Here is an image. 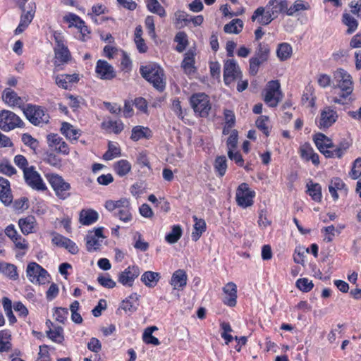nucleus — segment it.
<instances>
[{
	"label": "nucleus",
	"mask_w": 361,
	"mask_h": 361,
	"mask_svg": "<svg viewBox=\"0 0 361 361\" xmlns=\"http://www.w3.org/2000/svg\"><path fill=\"white\" fill-rule=\"evenodd\" d=\"M21 231L24 234H29L33 232L35 225V219L32 216H28L24 219H20L18 221Z\"/></svg>",
	"instance_id": "2f4dec72"
},
{
	"label": "nucleus",
	"mask_w": 361,
	"mask_h": 361,
	"mask_svg": "<svg viewBox=\"0 0 361 361\" xmlns=\"http://www.w3.org/2000/svg\"><path fill=\"white\" fill-rule=\"evenodd\" d=\"M240 76L241 72L237 63L233 59L226 61L224 67V80L226 85L231 84Z\"/></svg>",
	"instance_id": "4468645a"
},
{
	"label": "nucleus",
	"mask_w": 361,
	"mask_h": 361,
	"mask_svg": "<svg viewBox=\"0 0 361 361\" xmlns=\"http://www.w3.org/2000/svg\"><path fill=\"white\" fill-rule=\"evenodd\" d=\"M23 121L13 111L2 110L0 111V128L4 131H9L16 128H20Z\"/></svg>",
	"instance_id": "9b49d317"
},
{
	"label": "nucleus",
	"mask_w": 361,
	"mask_h": 361,
	"mask_svg": "<svg viewBox=\"0 0 361 361\" xmlns=\"http://www.w3.org/2000/svg\"><path fill=\"white\" fill-rule=\"evenodd\" d=\"M35 10V4L34 2H30L28 4V10L26 11V8H25V12L22 11L20 23L15 30L16 35L22 33L28 27L34 18Z\"/></svg>",
	"instance_id": "2eb2a0df"
},
{
	"label": "nucleus",
	"mask_w": 361,
	"mask_h": 361,
	"mask_svg": "<svg viewBox=\"0 0 361 361\" xmlns=\"http://www.w3.org/2000/svg\"><path fill=\"white\" fill-rule=\"evenodd\" d=\"M270 48L268 44L259 43L255 50V56L250 59V73L255 75L260 65L266 62L269 56Z\"/></svg>",
	"instance_id": "39448f33"
},
{
	"label": "nucleus",
	"mask_w": 361,
	"mask_h": 361,
	"mask_svg": "<svg viewBox=\"0 0 361 361\" xmlns=\"http://www.w3.org/2000/svg\"><path fill=\"white\" fill-rule=\"evenodd\" d=\"M141 75L157 90L162 92L166 87V81L163 69L156 65L142 66L140 69Z\"/></svg>",
	"instance_id": "f03ea898"
},
{
	"label": "nucleus",
	"mask_w": 361,
	"mask_h": 361,
	"mask_svg": "<svg viewBox=\"0 0 361 361\" xmlns=\"http://www.w3.org/2000/svg\"><path fill=\"white\" fill-rule=\"evenodd\" d=\"M0 200L5 204H11L13 200L10 182L1 176H0Z\"/></svg>",
	"instance_id": "b1692460"
},
{
	"label": "nucleus",
	"mask_w": 361,
	"mask_h": 361,
	"mask_svg": "<svg viewBox=\"0 0 361 361\" xmlns=\"http://www.w3.org/2000/svg\"><path fill=\"white\" fill-rule=\"evenodd\" d=\"M130 207V202L126 198H121L119 200L114 201V200H108L105 203V207L109 211H114L115 209L121 210L123 208H126Z\"/></svg>",
	"instance_id": "f704fd0d"
},
{
	"label": "nucleus",
	"mask_w": 361,
	"mask_h": 361,
	"mask_svg": "<svg viewBox=\"0 0 361 361\" xmlns=\"http://www.w3.org/2000/svg\"><path fill=\"white\" fill-rule=\"evenodd\" d=\"M131 169V165L127 160H120L115 163L114 170L120 176H124L128 174Z\"/></svg>",
	"instance_id": "a19ab883"
},
{
	"label": "nucleus",
	"mask_w": 361,
	"mask_h": 361,
	"mask_svg": "<svg viewBox=\"0 0 361 361\" xmlns=\"http://www.w3.org/2000/svg\"><path fill=\"white\" fill-rule=\"evenodd\" d=\"M0 273L4 274L13 280H16L18 279L16 267L11 264L2 263L0 269Z\"/></svg>",
	"instance_id": "c03bdc74"
},
{
	"label": "nucleus",
	"mask_w": 361,
	"mask_h": 361,
	"mask_svg": "<svg viewBox=\"0 0 361 361\" xmlns=\"http://www.w3.org/2000/svg\"><path fill=\"white\" fill-rule=\"evenodd\" d=\"M24 178L26 183L36 190H45L47 187L40 175L35 170L33 166L24 169Z\"/></svg>",
	"instance_id": "f8f14e48"
},
{
	"label": "nucleus",
	"mask_w": 361,
	"mask_h": 361,
	"mask_svg": "<svg viewBox=\"0 0 361 361\" xmlns=\"http://www.w3.org/2000/svg\"><path fill=\"white\" fill-rule=\"evenodd\" d=\"M102 127L106 130L114 132L116 134L121 133L123 130V123L121 121H107L102 123Z\"/></svg>",
	"instance_id": "4c0bfd02"
},
{
	"label": "nucleus",
	"mask_w": 361,
	"mask_h": 361,
	"mask_svg": "<svg viewBox=\"0 0 361 361\" xmlns=\"http://www.w3.org/2000/svg\"><path fill=\"white\" fill-rule=\"evenodd\" d=\"M195 225L194 229L195 231L192 233V239L193 241H197L200 238L202 234L204 232L206 228L205 221L202 219H197V216H194Z\"/></svg>",
	"instance_id": "c9c22d12"
},
{
	"label": "nucleus",
	"mask_w": 361,
	"mask_h": 361,
	"mask_svg": "<svg viewBox=\"0 0 361 361\" xmlns=\"http://www.w3.org/2000/svg\"><path fill=\"white\" fill-rule=\"evenodd\" d=\"M49 145L51 147H54L58 152L68 154L69 148L65 141L63 140L57 134H50L47 135Z\"/></svg>",
	"instance_id": "5701e85b"
},
{
	"label": "nucleus",
	"mask_w": 361,
	"mask_h": 361,
	"mask_svg": "<svg viewBox=\"0 0 361 361\" xmlns=\"http://www.w3.org/2000/svg\"><path fill=\"white\" fill-rule=\"evenodd\" d=\"M121 154L120 148L111 142H109V149L104 154L103 158L105 160H111L114 157H118Z\"/></svg>",
	"instance_id": "8fccbe9b"
},
{
	"label": "nucleus",
	"mask_w": 361,
	"mask_h": 361,
	"mask_svg": "<svg viewBox=\"0 0 361 361\" xmlns=\"http://www.w3.org/2000/svg\"><path fill=\"white\" fill-rule=\"evenodd\" d=\"M98 219V213L92 209H82L80 213V222L82 225H90Z\"/></svg>",
	"instance_id": "c85d7f7f"
},
{
	"label": "nucleus",
	"mask_w": 361,
	"mask_h": 361,
	"mask_svg": "<svg viewBox=\"0 0 361 361\" xmlns=\"http://www.w3.org/2000/svg\"><path fill=\"white\" fill-rule=\"evenodd\" d=\"M182 235V229L180 226L175 225L172 227L171 231L165 237V240L170 244L178 242Z\"/></svg>",
	"instance_id": "a18cd8bd"
},
{
	"label": "nucleus",
	"mask_w": 361,
	"mask_h": 361,
	"mask_svg": "<svg viewBox=\"0 0 361 361\" xmlns=\"http://www.w3.org/2000/svg\"><path fill=\"white\" fill-rule=\"evenodd\" d=\"M11 334L7 331H0V352H7L11 348Z\"/></svg>",
	"instance_id": "37998d69"
},
{
	"label": "nucleus",
	"mask_w": 361,
	"mask_h": 361,
	"mask_svg": "<svg viewBox=\"0 0 361 361\" xmlns=\"http://www.w3.org/2000/svg\"><path fill=\"white\" fill-rule=\"evenodd\" d=\"M307 192L312 200L316 202H320L322 199V188L319 183H312L307 185Z\"/></svg>",
	"instance_id": "09e8293b"
},
{
	"label": "nucleus",
	"mask_w": 361,
	"mask_h": 361,
	"mask_svg": "<svg viewBox=\"0 0 361 361\" xmlns=\"http://www.w3.org/2000/svg\"><path fill=\"white\" fill-rule=\"evenodd\" d=\"M96 73L101 79L111 80L116 77V72L111 65L107 61L99 60L97 63Z\"/></svg>",
	"instance_id": "f3484780"
},
{
	"label": "nucleus",
	"mask_w": 361,
	"mask_h": 361,
	"mask_svg": "<svg viewBox=\"0 0 361 361\" xmlns=\"http://www.w3.org/2000/svg\"><path fill=\"white\" fill-rule=\"evenodd\" d=\"M48 180L55 192L56 195L61 200H66L71 195V186L70 183L59 175L49 174L47 176Z\"/></svg>",
	"instance_id": "0eeeda50"
},
{
	"label": "nucleus",
	"mask_w": 361,
	"mask_h": 361,
	"mask_svg": "<svg viewBox=\"0 0 361 361\" xmlns=\"http://www.w3.org/2000/svg\"><path fill=\"white\" fill-rule=\"evenodd\" d=\"M26 274L32 283L45 284L49 282L48 272L36 262H30L27 264Z\"/></svg>",
	"instance_id": "1a4fd4ad"
},
{
	"label": "nucleus",
	"mask_w": 361,
	"mask_h": 361,
	"mask_svg": "<svg viewBox=\"0 0 361 361\" xmlns=\"http://www.w3.org/2000/svg\"><path fill=\"white\" fill-rule=\"evenodd\" d=\"M214 167L219 176L222 177L227 169V160L225 156H219L215 159Z\"/></svg>",
	"instance_id": "ea45409f"
},
{
	"label": "nucleus",
	"mask_w": 361,
	"mask_h": 361,
	"mask_svg": "<svg viewBox=\"0 0 361 361\" xmlns=\"http://www.w3.org/2000/svg\"><path fill=\"white\" fill-rule=\"evenodd\" d=\"M56 46L54 48V65L56 71L63 69L62 66L68 63L71 60V55L67 47H66L60 36L54 35Z\"/></svg>",
	"instance_id": "423d86ee"
},
{
	"label": "nucleus",
	"mask_w": 361,
	"mask_h": 361,
	"mask_svg": "<svg viewBox=\"0 0 361 361\" xmlns=\"http://www.w3.org/2000/svg\"><path fill=\"white\" fill-rule=\"evenodd\" d=\"M334 78L336 82L334 88H339L343 92L341 97L345 99L351 94L353 91V81L350 75L347 71L342 68L338 69L334 73Z\"/></svg>",
	"instance_id": "7ed1b4c3"
},
{
	"label": "nucleus",
	"mask_w": 361,
	"mask_h": 361,
	"mask_svg": "<svg viewBox=\"0 0 361 361\" xmlns=\"http://www.w3.org/2000/svg\"><path fill=\"white\" fill-rule=\"evenodd\" d=\"M116 216H118L120 220L128 222L131 220L132 214L130 212V207L126 208H123L121 210H118L116 213Z\"/></svg>",
	"instance_id": "774afa93"
},
{
	"label": "nucleus",
	"mask_w": 361,
	"mask_h": 361,
	"mask_svg": "<svg viewBox=\"0 0 361 361\" xmlns=\"http://www.w3.org/2000/svg\"><path fill=\"white\" fill-rule=\"evenodd\" d=\"M338 114L336 111L326 107L321 112L319 128H328L331 126L337 120Z\"/></svg>",
	"instance_id": "6ab92c4d"
},
{
	"label": "nucleus",
	"mask_w": 361,
	"mask_h": 361,
	"mask_svg": "<svg viewBox=\"0 0 361 361\" xmlns=\"http://www.w3.org/2000/svg\"><path fill=\"white\" fill-rule=\"evenodd\" d=\"M276 54L281 61H286L292 55V47L288 43L280 44L276 50Z\"/></svg>",
	"instance_id": "58836bf2"
},
{
	"label": "nucleus",
	"mask_w": 361,
	"mask_h": 361,
	"mask_svg": "<svg viewBox=\"0 0 361 361\" xmlns=\"http://www.w3.org/2000/svg\"><path fill=\"white\" fill-rule=\"evenodd\" d=\"M55 82L57 86L64 90L71 88L73 83L79 81V75L77 73L73 74H61L54 77Z\"/></svg>",
	"instance_id": "a211bd4d"
},
{
	"label": "nucleus",
	"mask_w": 361,
	"mask_h": 361,
	"mask_svg": "<svg viewBox=\"0 0 361 361\" xmlns=\"http://www.w3.org/2000/svg\"><path fill=\"white\" fill-rule=\"evenodd\" d=\"M264 101L271 107H276L282 100L283 93L278 80H271L264 90Z\"/></svg>",
	"instance_id": "20e7f679"
},
{
	"label": "nucleus",
	"mask_w": 361,
	"mask_h": 361,
	"mask_svg": "<svg viewBox=\"0 0 361 361\" xmlns=\"http://www.w3.org/2000/svg\"><path fill=\"white\" fill-rule=\"evenodd\" d=\"M269 121L268 116H262L256 121L257 127L263 132L267 136L269 135V127L267 123Z\"/></svg>",
	"instance_id": "13d9d810"
},
{
	"label": "nucleus",
	"mask_w": 361,
	"mask_h": 361,
	"mask_svg": "<svg viewBox=\"0 0 361 361\" xmlns=\"http://www.w3.org/2000/svg\"><path fill=\"white\" fill-rule=\"evenodd\" d=\"M147 8L151 12L154 13L161 17H164L166 15V11L164 7L157 0H148Z\"/></svg>",
	"instance_id": "de8ad7c7"
},
{
	"label": "nucleus",
	"mask_w": 361,
	"mask_h": 361,
	"mask_svg": "<svg viewBox=\"0 0 361 361\" xmlns=\"http://www.w3.org/2000/svg\"><path fill=\"white\" fill-rule=\"evenodd\" d=\"M343 23L348 26V33L353 32L357 27V20L348 13L343 15Z\"/></svg>",
	"instance_id": "3c124183"
},
{
	"label": "nucleus",
	"mask_w": 361,
	"mask_h": 361,
	"mask_svg": "<svg viewBox=\"0 0 361 361\" xmlns=\"http://www.w3.org/2000/svg\"><path fill=\"white\" fill-rule=\"evenodd\" d=\"M63 332V329L61 326H56L54 330L49 329L47 331V335L53 341L61 343L64 339Z\"/></svg>",
	"instance_id": "49530a36"
},
{
	"label": "nucleus",
	"mask_w": 361,
	"mask_h": 361,
	"mask_svg": "<svg viewBox=\"0 0 361 361\" xmlns=\"http://www.w3.org/2000/svg\"><path fill=\"white\" fill-rule=\"evenodd\" d=\"M314 142L320 152L326 157L327 155L326 152H331L328 149L334 147L332 140L323 133H317L314 137Z\"/></svg>",
	"instance_id": "4be33fe9"
},
{
	"label": "nucleus",
	"mask_w": 361,
	"mask_h": 361,
	"mask_svg": "<svg viewBox=\"0 0 361 361\" xmlns=\"http://www.w3.org/2000/svg\"><path fill=\"white\" fill-rule=\"evenodd\" d=\"M151 136L152 132L148 128L137 126L133 128L130 138L134 141H137L142 138H149Z\"/></svg>",
	"instance_id": "72a5a7b5"
},
{
	"label": "nucleus",
	"mask_w": 361,
	"mask_h": 361,
	"mask_svg": "<svg viewBox=\"0 0 361 361\" xmlns=\"http://www.w3.org/2000/svg\"><path fill=\"white\" fill-rule=\"evenodd\" d=\"M139 298L140 295H137V293L131 294L128 298L122 301L120 308L126 312H129L132 313L135 312L139 305Z\"/></svg>",
	"instance_id": "bb28decb"
},
{
	"label": "nucleus",
	"mask_w": 361,
	"mask_h": 361,
	"mask_svg": "<svg viewBox=\"0 0 361 361\" xmlns=\"http://www.w3.org/2000/svg\"><path fill=\"white\" fill-rule=\"evenodd\" d=\"M68 314V310L67 308L56 307L54 313L55 319L60 323H64Z\"/></svg>",
	"instance_id": "052dcab7"
},
{
	"label": "nucleus",
	"mask_w": 361,
	"mask_h": 361,
	"mask_svg": "<svg viewBox=\"0 0 361 361\" xmlns=\"http://www.w3.org/2000/svg\"><path fill=\"white\" fill-rule=\"evenodd\" d=\"M225 297L224 303L229 307H234L236 305L237 286L234 283H228L223 288Z\"/></svg>",
	"instance_id": "412c9836"
},
{
	"label": "nucleus",
	"mask_w": 361,
	"mask_h": 361,
	"mask_svg": "<svg viewBox=\"0 0 361 361\" xmlns=\"http://www.w3.org/2000/svg\"><path fill=\"white\" fill-rule=\"evenodd\" d=\"M175 41L178 42L176 50L182 52L188 44L187 35L183 32H178L175 37Z\"/></svg>",
	"instance_id": "864d4df0"
},
{
	"label": "nucleus",
	"mask_w": 361,
	"mask_h": 361,
	"mask_svg": "<svg viewBox=\"0 0 361 361\" xmlns=\"http://www.w3.org/2000/svg\"><path fill=\"white\" fill-rule=\"evenodd\" d=\"M243 27V22L239 19H233L229 23L226 24L224 27V30L226 33H240Z\"/></svg>",
	"instance_id": "e433bc0d"
},
{
	"label": "nucleus",
	"mask_w": 361,
	"mask_h": 361,
	"mask_svg": "<svg viewBox=\"0 0 361 361\" xmlns=\"http://www.w3.org/2000/svg\"><path fill=\"white\" fill-rule=\"evenodd\" d=\"M52 242L57 246L63 247L67 249L71 254L75 255L78 252V247L75 243L70 239L61 235L54 236L52 239Z\"/></svg>",
	"instance_id": "393cba45"
},
{
	"label": "nucleus",
	"mask_w": 361,
	"mask_h": 361,
	"mask_svg": "<svg viewBox=\"0 0 361 361\" xmlns=\"http://www.w3.org/2000/svg\"><path fill=\"white\" fill-rule=\"evenodd\" d=\"M97 281L101 286L107 288H113L116 285V282L113 279L103 275L98 276Z\"/></svg>",
	"instance_id": "680f3d73"
},
{
	"label": "nucleus",
	"mask_w": 361,
	"mask_h": 361,
	"mask_svg": "<svg viewBox=\"0 0 361 361\" xmlns=\"http://www.w3.org/2000/svg\"><path fill=\"white\" fill-rule=\"evenodd\" d=\"M65 21L70 23V26H75L80 29V32L84 35L87 30V27L85 25V22L77 15L69 13L64 17Z\"/></svg>",
	"instance_id": "cd10ccee"
},
{
	"label": "nucleus",
	"mask_w": 361,
	"mask_h": 361,
	"mask_svg": "<svg viewBox=\"0 0 361 361\" xmlns=\"http://www.w3.org/2000/svg\"><path fill=\"white\" fill-rule=\"evenodd\" d=\"M190 102L194 111L199 114L201 117H207L211 110V104L209 97L204 93L193 94Z\"/></svg>",
	"instance_id": "6e6552de"
},
{
	"label": "nucleus",
	"mask_w": 361,
	"mask_h": 361,
	"mask_svg": "<svg viewBox=\"0 0 361 361\" xmlns=\"http://www.w3.org/2000/svg\"><path fill=\"white\" fill-rule=\"evenodd\" d=\"M24 114L35 126L44 125L49 122V116L41 106L29 104L24 109Z\"/></svg>",
	"instance_id": "9d476101"
},
{
	"label": "nucleus",
	"mask_w": 361,
	"mask_h": 361,
	"mask_svg": "<svg viewBox=\"0 0 361 361\" xmlns=\"http://www.w3.org/2000/svg\"><path fill=\"white\" fill-rule=\"evenodd\" d=\"M86 240L87 249L90 252L97 250L100 246V243L98 240V238L94 237L93 235H91V234H88L87 235Z\"/></svg>",
	"instance_id": "bf43d9fd"
},
{
	"label": "nucleus",
	"mask_w": 361,
	"mask_h": 361,
	"mask_svg": "<svg viewBox=\"0 0 361 361\" xmlns=\"http://www.w3.org/2000/svg\"><path fill=\"white\" fill-rule=\"evenodd\" d=\"M317 82L320 87L323 88L327 87L331 85V76L324 73L319 74L317 76Z\"/></svg>",
	"instance_id": "338daca9"
},
{
	"label": "nucleus",
	"mask_w": 361,
	"mask_h": 361,
	"mask_svg": "<svg viewBox=\"0 0 361 361\" xmlns=\"http://www.w3.org/2000/svg\"><path fill=\"white\" fill-rule=\"evenodd\" d=\"M335 227L331 225L322 228V232L324 233V241L330 243L333 240V238L335 236Z\"/></svg>",
	"instance_id": "e2e57ef3"
},
{
	"label": "nucleus",
	"mask_w": 361,
	"mask_h": 361,
	"mask_svg": "<svg viewBox=\"0 0 361 361\" xmlns=\"http://www.w3.org/2000/svg\"><path fill=\"white\" fill-rule=\"evenodd\" d=\"M309 8L310 5L307 3H304L302 1H296L293 4V6L288 8V11H287V15L291 16L298 11H305Z\"/></svg>",
	"instance_id": "603ef678"
},
{
	"label": "nucleus",
	"mask_w": 361,
	"mask_h": 361,
	"mask_svg": "<svg viewBox=\"0 0 361 361\" xmlns=\"http://www.w3.org/2000/svg\"><path fill=\"white\" fill-rule=\"evenodd\" d=\"M194 64V54L192 51H189L185 54V56L182 62L181 66L184 69V71L186 74H191L195 73V71Z\"/></svg>",
	"instance_id": "c756f323"
},
{
	"label": "nucleus",
	"mask_w": 361,
	"mask_h": 361,
	"mask_svg": "<svg viewBox=\"0 0 361 361\" xmlns=\"http://www.w3.org/2000/svg\"><path fill=\"white\" fill-rule=\"evenodd\" d=\"M22 142L33 150H36L39 147V142L28 133L23 134Z\"/></svg>",
	"instance_id": "4d7b16f0"
},
{
	"label": "nucleus",
	"mask_w": 361,
	"mask_h": 361,
	"mask_svg": "<svg viewBox=\"0 0 361 361\" xmlns=\"http://www.w3.org/2000/svg\"><path fill=\"white\" fill-rule=\"evenodd\" d=\"M350 146V143L346 140H343L338 144L336 149L331 150V152H326L327 154L326 158H341Z\"/></svg>",
	"instance_id": "473e14b6"
},
{
	"label": "nucleus",
	"mask_w": 361,
	"mask_h": 361,
	"mask_svg": "<svg viewBox=\"0 0 361 361\" xmlns=\"http://www.w3.org/2000/svg\"><path fill=\"white\" fill-rule=\"evenodd\" d=\"M288 11V1L287 0H269L266 7H259L253 13L252 21H257L262 25L269 24L276 18L280 13H286Z\"/></svg>",
	"instance_id": "f257e3e1"
},
{
	"label": "nucleus",
	"mask_w": 361,
	"mask_h": 361,
	"mask_svg": "<svg viewBox=\"0 0 361 361\" xmlns=\"http://www.w3.org/2000/svg\"><path fill=\"white\" fill-rule=\"evenodd\" d=\"M350 176L353 179H357L361 176V158H358L354 161Z\"/></svg>",
	"instance_id": "69168bd1"
},
{
	"label": "nucleus",
	"mask_w": 361,
	"mask_h": 361,
	"mask_svg": "<svg viewBox=\"0 0 361 361\" xmlns=\"http://www.w3.org/2000/svg\"><path fill=\"white\" fill-rule=\"evenodd\" d=\"M3 101L10 106L21 107L24 104L23 99L11 88H6L2 93Z\"/></svg>",
	"instance_id": "aec40b11"
},
{
	"label": "nucleus",
	"mask_w": 361,
	"mask_h": 361,
	"mask_svg": "<svg viewBox=\"0 0 361 361\" xmlns=\"http://www.w3.org/2000/svg\"><path fill=\"white\" fill-rule=\"evenodd\" d=\"M160 274L158 272L151 271H145L141 276V281L147 287H154L160 279Z\"/></svg>",
	"instance_id": "7c9ffc66"
},
{
	"label": "nucleus",
	"mask_w": 361,
	"mask_h": 361,
	"mask_svg": "<svg viewBox=\"0 0 361 361\" xmlns=\"http://www.w3.org/2000/svg\"><path fill=\"white\" fill-rule=\"evenodd\" d=\"M254 196L255 192L250 190L248 185L245 183H241L236 190V202L239 206L243 208L253 204Z\"/></svg>",
	"instance_id": "ddd939ff"
},
{
	"label": "nucleus",
	"mask_w": 361,
	"mask_h": 361,
	"mask_svg": "<svg viewBox=\"0 0 361 361\" xmlns=\"http://www.w3.org/2000/svg\"><path fill=\"white\" fill-rule=\"evenodd\" d=\"M187 274L183 269L176 271L171 279L170 283L174 289L183 288L187 284Z\"/></svg>",
	"instance_id": "a878e982"
},
{
	"label": "nucleus",
	"mask_w": 361,
	"mask_h": 361,
	"mask_svg": "<svg viewBox=\"0 0 361 361\" xmlns=\"http://www.w3.org/2000/svg\"><path fill=\"white\" fill-rule=\"evenodd\" d=\"M296 286L302 292H309L312 289L314 285L312 281L302 278L297 280Z\"/></svg>",
	"instance_id": "5fc2aeb1"
},
{
	"label": "nucleus",
	"mask_w": 361,
	"mask_h": 361,
	"mask_svg": "<svg viewBox=\"0 0 361 361\" xmlns=\"http://www.w3.org/2000/svg\"><path fill=\"white\" fill-rule=\"evenodd\" d=\"M314 153V149L309 143H305L300 147V154L302 159L310 161V157Z\"/></svg>",
	"instance_id": "6e6d98bb"
},
{
	"label": "nucleus",
	"mask_w": 361,
	"mask_h": 361,
	"mask_svg": "<svg viewBox=\"0 0 361 361\" xmlns=\"http://www.w3.org/2000/svg\"><path fill=\"white\" fill-rule=\"evenodd\" d=\"M61 131L62 134H63L67 138L70 140H76L78 139L79 131L73 128V126L68 123L64 122L62 123Z\"/></svg>",
	"instance_id": "79ce46f5"
},
{
	"label": "nucleus",
	"mask_w": 361,
	"mask_h": 361,
	"mask_svg": "<svg viewBox=\"0 0 361 361\" xmlns=\"http://www.w3.org/2000/svg\"><path fill=\"white\" fill-rule=\"evenodd\" d=\"M140 275V269L137 266L128 267L118 276V281L123 286L132 287L133 282Z\"/></svg>",
	"instance_id": "dca6fc26"
},
{
	"label": "nucleus",
	"mask_w": 361,
	"mask_h": 361,
	"mask_svg": "<svg viewBox=\"0 0 361 361\" xmlns=\"http://www.w3.org/2000/svg\"><path fill=\"white\" fill-rule=\"evenodd\" d=\"M238 144V131L233 130L231 131L230 136L227 140V146L228 150H233L237 147Z\"/></svg>",
	"instance_id": "0e129e2a"
}]
</instances>
